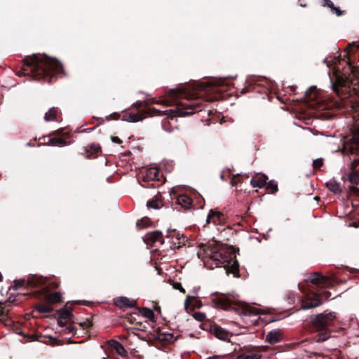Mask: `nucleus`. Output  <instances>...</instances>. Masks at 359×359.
Instances as JSON below:
<instances>
[{"label":"nucleus","instance_id":"obj_37","mask_svg":"<svg viewBox=\"0 0 359 359\" xmlns=\"http://www.w3.org/2000/svg\"><path fill=\"white\" fill-rule=\"evenodd\" d=\"M178 93H180V94L181 95H185V92L184 90H181L180 89H177V88L174 89V88H172V89H171L170 90V95L173 96V97H177Z\"/></svg>","mask_w":359,"mask_h":359},{"label":"nucleus","instance_id":"obj_14","mask_svg":"<svg viewBox=\"0 0 359 359\" xmlns=\"http://www.w3.org/2000/svg\"><path fill=\"white\" fill-rule=\"evenodd\" d=\"M326 187L332 193L339 194L341 193V189L340 184L337 182L334 179H331L326 182Z\"/></svg>","mask_w":359,"mask_h":359},{"label":"nucleus","instance_id":"obj_54","mask_svg":"<svg viewBox=\"0 0 359 359\" xmlns=\"http://www.w3.org/2000/svg\"><path fill=\"white\" fill-rule=\"evenodd\" d=\"M219 358V355H212V356H210V357H208L207 359H218Z\"/></svg>","mask_w":359,"mask_h":359},{"label":"nucleus","instance_id":"obj_43","mask_svg":"<svg viewBox=\"0 0 359 359\" xmlns=\"http://www.w3.org/2000/svg\"><path fill=\"white\" fill-rule=\"evenodd\" d=\"M324 6H327L332 10V7H334L333 2L331 0H324Z\"/></svg>","mask_w":359,"mask_h":359},{"label":"nucleus","instance_id":"obj_8","mask_svg":"<svg viewBox=\"0 0 359 359\" xmlns=\"http://www.w3.org/2000/svg\"><path fill=\"white\" fill-rule=\"evenodd\" d=\"M242 313L246 316H255L265 314V312L262 309L255 307L248 303H243L242 306Z\"/></svg>","mask_w":359,"mask_h":359},{"label":"nucleus","instance_id":"obj_31","mask_svg":"<svg viewBox=\"0 0 359 359\" xmlns=\"http://www.w3.org/2000/svg\"><path fill=\"white\" fill-rule=\"evenodd\" d=\"M194 318L198 321H203L205 319L206 316L202 312H196L194 313Z\"/></svg>","mask_w":359,"mask_h":359},{"label":"nucleus","instance_id":"obj_9","mask_svg":"<svg viewBox=\"0 0 359 359\" xmlns=\"http://www.w3.org/2000/svg\"><path fill=\"white\" fill-rule=\"evenodd\" d=\"M210 332L219 340L228 341L229 339V332L219 325H212Z\"/></svg>","mask_w":359,"mask_h":359},{"label":"nucleus","instance_id":"obj_7","mask_svg":"<svg viewBox=\"0 0 359 359\" xmlns=\"http://www.w3.org/2000/svg\"><path fill=\"white\" fill-rule=\"evenodd\" d=\"M114 304L121 308H134L136 306V300L130 299L127 297H118L114 299Z\"/></svg>","mask_w":359,"mask_h":359},{"label":"nucleus","instance_id":"obj_64","mask_svg":"<svg viewBox=\"0 0 359 359\" xmlns=\"http://www.w3.org/2000/svg\"><path fill=\"white\" fill-rule=\"evenodd\" d=\"M314 199L318 200V197L316 196V197L314 198Z\"/></svg>","mask_w":359,"mask_h":359},{"label":"nucleus","instance_id":"obj_20","mask_svg":"<svg viewBox=\"0 0 359 359\" xmlns=\"http://www.w3.org/2000/svg\"><path fill=\"white\" fill-rule=\"evenodd\" d=\"M57 314L59 316V318H62L63 320L70 318L73 316L72 310L65 307L58 310Z\"/></svg>","mask_w":359,"mask_h":359},{"label":"nucleus","instance_id":"obj_47","mask_svg":"<svg viewBox=\"0 0 359 359\" xmlns=\"http://www.w3.org/2000/svg\"><path fill=\"white\" fill-rule=\"evenodd\" d=\"M57 324L60 327H65L67 323H66L65 320H63L62 318H59L58 320H57Z\"/></svg>","mask_w":359,"mask_h":359},{"label":"nucleus","instance_id":"obj_59","mask_svg":"<svg viewBox=\"0 0 359 359\" xmlns=\"http://www.w3.org/2000/svg\"><path fill=\"white\" fill-rule=\"evenodd\" d=\"M332 88H333V90L336 89V86L334 84H332Z\"/></svg>","mask_w":359,"mask_h":359},{"label":"nucleus","instance_id":"obj_41","mask_svg":"<svg viewBox=\"0 0 359 359\" xmlns=\"http://www.w3.org/2000/svg\"><path fill=\"white\" fill-rule=\"evenodd\" d=\"M260 358H261V355H259L258 353H253L251 355H248L242 359H260Z\"/></svg>","mask_w":359,"mask_h":359},{"label":"nucleus","instance_id":"obj_4","mask_svg":"<svg viewBox=\"0 0 359 359\" xmlns=\"http://www.w3.org/2000/svg\"><path fill=\"white\" fill-rule=\"evenodd\" d=\"M200 104L201 101L198 100H192L190 104L182 103L181 105L178 106L175 109L170 110V112L173 114L175 116H185L194 114L197 111L196 107L199 106Z\"/></svg>","mask_w":359,"mask_h":359},{"label":"nucleus","instance_id":"obj_62","mask_svg":"<svg viewBox=\"0 0 359 359\" xmlns=\"http://www.w3.org/2000/svg\"><path fill=\"white\" fill-rule=\"evenodd\" d=\"M231 78H232V79H236V76H231Z\"/></svg>","mask_w":359,"mask_h":359},{"label":"nucleus","instance_id":"obj_6","mask_svg":"<svg viewBox=\"0 0 359 359\" xmlns=\"http://www.w3.org/2000/svg\"><path fill=\"white\" fill-rule=\"evenodd\" d=\"M142 238L147 245H152L157 241H160L161 244L164 243V241L162 239V232L158 230L148 232Z\"/></svg>","mask_w":359,"mask_h":359},{"label":"nucleus","instance_id":"obj_36","mask_svg":"<svg viewBox=\"0 0 359 359\" xmlns=\"http://www.w3.org/2000/svg\"><path fill=\"white\" fill-rule=\"evenodd\" d=\"M329 280L330 278L327 276L320 275L318 285H325L328 283Z\"/></svg>","mask_w":359,"mask_h":359},{"label":"nucleus","instance_id":"obj_21","mask_svg":"<svg viewBox=\"0 0 359 359\" xmlns=\"http://www.w3.org/2000/svg\"><path fill=\"white\" fill-rule=\"evenodd\" d=\"M140 311L141 315L143 317L149 319L151 321H154L155 316H154V311L151 309H150L149 308H142V309H140Z\"/></svg>","mask_w":359,"mask_h":359},{"label":"nucleus","instance_id":"obj_17","mask_svg":"<svg viewBox=\"0 0 359 359\" xmlns=\"http://www.w3.org/2000/svg\"><path fill=\"white\" fill-rule=\"evenodd\" d=\"M267 180H268L267 175L265 174H262V177L257 180L254 178L251 179L250 184L253 187L262 188V187H265Z\"/></svg>","mask_w":359,"mask_h":359},{"label":"nucleus","instance_id":"obj_27","mask_svg":"<svg viewBox=\"0 0 359 359\" xmlns=\"http://www.w3.org/2000/svg\"><path fill=\"white\" fill-rule=\"evenodd\" d=\"M265 186L266 189H270L273 194L278 191V184L273 180H270L269 182H266Z\"/></svg>","mask_w":359,"mask_h":359},{"label":"nucleus","instance_id":"obj_29","mask_svg":"<svg viewBox=\"0 0 359 359\" xmlns=\"http://www.w3.org/2000/svg\"><path fill=\"white\" fill-rule=\"evenodd\" d=\"M220 212H215L213 210H210L209 213L208 214V216H207V219H206V222L208 224H210L211 222V219L215 217V216H217L218 217V219L220 217Z\"/></svg>","mask_w":359,"mask_h":359},{"label":"nucleus","instance_id":"obj_35","mask_svg":"<svg viewBox=\"0 0 359 359\" xmlns=\"http://www.w3.org/2000/svg\"><path fill=\"white\" fill-rule=\"evenodd\" d=\"M323 163V159L322 158H318L313 160V168L314 169L319 168L320 167L322 166Z\"/></svg>","mask_w":359,"mask_h":359},{"label":"nucleus","instance_id":"obj_55","mask_svg":"<svg viewBox=\"0 0 359 359\" xmlns=\"http://www.w3.org/2000/svg\"><path fill=\"white\" fill-rule=\"evenodd\" d=\"M194 292L195 293H197L198 290H197L196 288H194Z\"/></svg>","mask_w":359,"mask_h":359},{"label":"nucleus","instance_id":"obj_44","mask_svg":"<svg viewBox=\"0 0 359 359\" xmlns=\"http://www.w3.org/2000/svg\"><path fill=\"white\" fill-rule=\"evenodd\" d=\"M111 140L114 143H116V144L122 143V140L119 137H118L116 136H111Z\"/></svg>","mask_w":359,"mask_h":359},{"label":"nucleus","instance_id":"obj_60","mask_svg":"<svg viewBox=\"0 0 359 359\" xmlns=\"http://www.w3.org/2000/svg\"><path fill=\"white\" fill-rule=\"evenodd\" d=\"M27 281H28V284H29V285H31V284H32V282L29 280V279Z\"/></svg>","mask_w":359,"mask_h":359},{"label":"nucleus","instance_id":"obj_13","mask_svg":"<svg viewBox=\"0 0 359 359\" xmlns=\"http://www.w3.org/2000/svg\"><path fill=\"white\" fill-rule=\"evenodd\" d=\"M322 304V302L318 298H311L303 303L302 309L304 310L316 308Z\"/></svg>","mask_w":359,"mask_h":359},{"label":"nucleus","instance_id":"obj_3","mask_svg":"<svg viewBox=\"0 0 359 359\" xmlns=\"http://www.w3.org/2000/svg\"><path fill=\"white\" fill-rule=\"evenodd\" d=\"M335 318L336 314L334 312H330L327 313H321L310 316L312 327L316 331L327 330L333 324Z\"/></svg>","mask_w":359,"mask_h":359},{"label":"nucleus","instance_id":"obj_23","mask_svg":"<svg viewBox=\"0 0 359 359\" xmlns=\"http://www.w3.org/2000/svg\"><path fill=\"white\" fill-rule=\"evenodd\" d=\"M61 294L58 292L50 294L46 296V299L50 303H57L60 301Z\"/></svg>","mask_w":359,"mask_h":359},{"label":"nucleus","instance_id":"obj_16","mask_svg":"<svg viewBox=\"0 0 359 359\" xmlns=\"http://www.w3.org/2000/svg\"><path fill=\"white\" fill-rule=\"evenodd\" d=\"M177 203L184 208H189L192 204V199L186 195H180L177 198Z\"/></svg>","mask_w":359,"mask_h":359},{"label":"nucleus","instance_id":"obj_34","mask_svg":"<svg viewBox=\"0 0 359 359\" xmlns=\"http://www.w3.org/2000/svg\"><path fill=\"white\" fill-rule=\"evenodd\" d=\"M320 275V274L318 273H313V274H311L310 276L311 282L315 285H318V281H319Z\"/></svg>","mask_w":359,"mask_h":359},{"label":"nucleus","instance_id":"obj_49","mask_svg":"<svg viewBox=\"0 0 359 359\" xmlns=\"http://www.w3.org/2000/svg\"><path fill=\"white\" fill-rule=\"evenodd\" d=\"M144 221V219H143L141 220H137V222L136 223L137 226L139 228L144 226V224H143Z\"/></svg>","mask_w":359,"mask_h":359},{"label":"nucleus","instance_id":"obj_1","mask_svg":"<svg viewBox=\"0 0 359 359\" xmlns=\"http://www.w3.org/2000/svg\"><path fill=\"white\" fill-rule=\"evenodd\" d=\"M25 65L31 68V72L36 79L40 80L49 76L51 72H62V63L55 57L46 54H33L25 59Z\"/></svg>","mask_w":359,"mask_h":359},{"label":"nucleus","instance_id":"obj_58","mask_svg":"<svg viewBox=\"0 0 359 359\" xmlns=\"http://www.w3.org/2000/svg\"><path fill=\"white\" fill-rule=\"evenodd\" d=\"M220 177H221V179H222V180H223V179H224V175H223V174H221Z\"/></svg>","mask_w":359,"mask_h":359},{"label":"nucleus","instance_id":"obj_52","mask_svg":"<svg viewBox=\"0 0 359 359\" xmlns=\"http://www.w3.org/2000/svg\"><path fill=\"white\" fill-rule=\"evenodd\" d=\"M173 337V333H168L163 339L169 340Z\"/></svg>","mask_w":359,"mask_h":359},{"label":"nucleus","instance_id":"obj_18","mask_svg":"<svg viewBox=\"0 0 359 359\" xmlns=\"http://www.w3.org/2000/svg\"><path fill=\"white\" fill-rule=\"evenodd\" d=\"M143 119L142 115L135 113L128 114L123 117V120L130 123H136Z\"/></svg>","mask_w":359,"mask_h":359},{"label":"nucleus","instance_id":"obj_12","mask_svg":"<svg viewBox=\"0 0 359 359\" xmlns=\"http://www.w3.org/2000/svg\"><path fill=\"white\" fill-rule=\"evenodd\" d=\"M280 335L279 330H272L266 334V341L271 344L278 343L280 340Z\"/></svg>","mask_w":359,"mask_h":359},{"label":"nucleus","instance_id":"obj_28","mask_svg":"<svg viewBox=\"0 0 359 359\" xmlns=\"http://www.w3.org/2000/svg\"><path fill=\"white\" fill-rule=\"evenodd\" d=\"M158 174L159 172L156 168H151L148 170V175L153 180L157 179L158 177Z\"/></svg>","mask_w":359,"mask_h":359},{"label":"nucleus","instance_id":"obj_42","mask_svg":"<svg viewBox=\"0 0 359 359\" xmlns=\"http://www.w3.org/2000/svg\"><path fill=\"white\" fill-rule=\"evenodd\" d=\"M172 287L175 290H179L181 292H185L184 289L182 287L180 283H175L172 285Z\"/></svg>","mask_w":359,"mask_h":359},{"label":"nucleus","instance_id":"obj_24","mask_svg":"<svg viewBox=\"0 0 359 359\" xmlns=\"http://www.w3.org/2000/svg\"><path fill=\"white\" fill-rule=\"evenodd\" d=\"M57 114V110L55 107H51L48 112L44 115V120L46 121H50L54 119Z\"/></svg>","mask_w":359,"mask_h":359},{"label":"nucleus","instance_id":"obj_45","mask_svg":"<svg viewBox=\"0 0 359 359\" xmlns=\"http://www.w3.org/2000/svg\"><path fill=\"white\" fill-rule=\"evenodd\" d=\"M79 325L81 327L85 328L90 326V323L88 321V320H86L85 321L79 323Z\"/></svg>","mask_w":359,"mask_h":359},{"label":"nucleus","instance_id":"obj_63","mask_svg":"<svg viewBox=\"0 0 359 359\" xmlns=\"http://www.w3.org/2000/svg\"><path fill=\"white\" fill-rule=\"evenodd\" d=\"M213 223H214L215 224H216V223H217V221H215V220H213Z\"/></svg>","mask_w":359,"mask_h":359},{"label":"nucleus","instance_id":"obj_53","mask_svg":"<svg viewBox=\"0 0 359 359\" xmlns=\"http://www.w3.org/2000/svg\"><path fill=\"white\" fill-rule=\"evenodd\" d=\"M154 309L155 311H158L159 312H161V307L158 305L154 306Z\"/></svg>","mask_w":359,"mask_h":359},{"label":"nucleus","instance_id":"obj_15","mask_svg":"<svg viewBox=\"0 0 359 359\" xmlns=\"http://www.w3.org/2000/svg\"><path fill=\"white\" fill-rule=\"evenodd\" d=\"M109 342L119 355L121 357L127 356L128 352L122 344L114 339H111Z\"/></svg>","mask_w":359,"mask_h":359},{"label":"nucleus","instance_id":"obj_33","mask_svg":"<svg viewBox=\"0 0 359 359\" xmlns=\"http://www.w3.org/2000/svg\"><path fill=\"white\" fill-rule=\"evenodd\" d=\"M330 337V335L327 332H323L318 335V338L316 339L317 342H323L325 341L326 339H327Z\"/></svg>","mask_w":359,"mask_h":359},{"label":"nucleus","instance_id":"obj_46","mask_svg":"<svg viewBox=\"0 0 359 359\" xmlns=\"http://www.w3.org/2000/svg\"><path fill=\"white\" fill-rule=\"evenodd\" d=\"M321 296L325 299H327L331 297V292L328 291L324 292L321 294Z\"/></svg>","mask_w":359,"mask_h":359},{"label":"nucleus","instance_id":"obj_25","mask_svg":"<svg viewBox=\"0 0 359 359\" xmlns=\"http://www.w3.org/2000/svg\"><path fill=\"white\" fill-rule=\"evenodd\" d=\"M48 144L50 146L64 147L67 144L66 142L61 138H52L49 140Z\"/></svg>","mask_w":359,"mask_h":359},{"label":"nucleus","instance_id":"obj_26","mask_svg":"<svg viewBox=\"0 0 359 359\" xmlns=\"http://www.w3.org/2000/svg\"><path fill=\"white\" fill-rule=\"evenodd\" d=\"M347 178L348 180L353 184H359V175L354 171L348 173L347 175Z\"/></svg>","mask_w":359,"mask_h":359},{"label":"nucleus","instance_id":"obj_22","mask_svg":"<svg viewBox=\"0 0 359 359\" xmlns=\"http://www.w3.org/2000/svg\"><path fill=\"white\" fill-rule=\"evenodd\" d=\"M35 309L41 313H48L53 311V308L50 305L39 304L35 306Z\"/></svg>","mask_w":359,"mask_h":359},{"label":"nucleus","instance_id":"obj_2","mask_svg":"<svg viewBox=\"0 0 359 359\" xmlns=\"http://www.w3.org/2000/svg\"><path fill=\"white\" fill-rule=\"evenodd\" d=\"M207 255L215 262L216 267H224L227 273H238L239 263L238 260L224 255L220 251L215 250Z\"/></svg>","mask_w":359,"mask_h":359},{"label":"nucleus","instance_id":"obj_50","mask_svg":"<svg viewBox=\"0 0 359 359\" xmlns=\"http://www.w3.org/2000/svg\"><path fill=\"white\" fill-rule=\"evenodd\" d=\"M111 116H116L115 118H117V117L120 116V114H118L117 112H113L111 114H109V116H106V119H109V117Z\"/></svg>","mask_w":359,"mask_h":359},{"label":"nucleus","instance_id":"obj_56","mask_svg":"<svg viewBox=\"0 0 359 359\" xmlns=\"http://www.w3.org/2000/svg\"><path fill=\"white\" fill-rule=\"evenodd\" d=\"M316 87L315 86H311L310 88L315 89Z\"/></svg>","mask_w":359,"mask_h":359},{"label":"nucleus","instance_id":"obj_57","mask_svg":"<svg viewBox=\"0 0 359 359\" xmlns=\"http://www.w3.org/2000/svg\"><path fill=\"white\" fill-rule=\"evenodd\" d=\"M300 5H301V6H302V7H305V6H306V4H301Z\"/></svg>","mask_w":359,"mask_h":359},{"label":"nucleus","instance_id":"obj_38","mask_svg":"<svg viewBox=\"0 0 359 359\" xmlns=\"http://www.w3.org/2000/svg\"><path fill=\"white\" fill-rule=\"evenodd\" d=\"M196 298V296H190V295L187 296V298H186V299L184 301V306L186 310L188 309V308L190 305L189 301L192 300V299H195Z\"/></svg>","mask_w":359,"mask_h":359},{"label":"nucleus","instance_id":"obj_19","mask_svg":"<svg viewBox=\"0 0 359 359\" xmlns=\"http://www.w3.org/2000/svg\"><path fill=\"white\" fill-rule=\"evenodd\" d=\"M101 150L100 146L97 144H92L86 149V156L90 158L93 155H96Z\"/></svg>","mask_w":359,"mask_h":359},{"label":"nucleus","instance_id":"obj_11","mask_svg":"<svg viewBox=\"0 0 359 359\" xmlns=\"http://www.w3.org/2000/svg\"><path fill=\"white\" fill-rule=\"evenodd\" d=\"M226 79H228V77L219 78V79L214 80L212 82L203 83L201 85V89L205 90H208L213 86H223V85H224Z\"/></svg>","mask_w":359,"mask_h":359},{"label":"nucleus","instance_id":"obj_61","mask_svg":"<svg viewBox=\"0 0 359 359\" xmlns=\"http://www.w3.org/2000/svg\"><path fill=\"white\" fill-rule=\"evenodd\" d=\"M348 65H349V66H350V68H351V69H352V65H351V64L350 62H348Z\"/></svg>","mask_w":359,"mask_h":359},{"label":"nucleus","instance_id":"obj_10","mask_svg":"<svg viewBox=\"0 0 359 359\" xmlns=\"http://www.w3.org/2000/svg\"><path fill=\"white\" fill-rule=\"evenodd\" d=\"M212 302L215 306H220L224 309H227L233 304V301L224 294L213 298Z\"/></svg>","mask_w":359,"mask_h":359},{"label":"nucleus","instance_id":"obj_32","mask_svg":"<svg viewBox=\"0 0 359 359\" xmlns=\"http://www.w3.org/2000/svg\"><path fill=\"white\" fill-rule=\"evenodd\" d=\"M147 206L148 208H153L156 210L160 209L158 203L156 201H154V200L147 201Z\"/></svg>","mask_w":359,"mask_h":359},{"label":"nucleus","instance_id":"obj_51","mask_svg":"<svg viewBox=\"0 0 359 359\" xmlns=\"http://www.w3.org/2000/svg\"><path fill=\"white\" fill-rule=\"evenodd\" d=\"M66 330H67V332L69 334V333H72V332H74V327H73V326H69V327H66Z\"/></svg>","mask_w":359,"mask_h":359},{"label":"nucleus","instance_id":"obj_40","mask_svg":"<svg viewBox=\"0 0 359 359\" xmlns=\"http://www.w3.org/2000/svg\"><path fill=\"white\" fill-rule=\"evenodd\" d=\"M177 236V233L175 230H171L170 229H168L167 230V235L166 237L168 238H173L175 236Z\"/></svg>","mask_w":359,"mask_h":359},{"label":"nucleus","instance_id":"obj_30","mask_svg":"<svg viewBox=\"0 0 359 359\" xmlns=\"http://www.w3.org/2000/svg\"><path fill=\"white\" fill-rule=\"evenodd\" d=\"M25 280L24 278H21L19 280H14V285H13V288L14 290H18L23 287L24 283Z\"/></svg>","mask_w":359,"mask_h":359},{"label":"nucleus","instance_id":"obj_5","mask_svg":"<svg viewBox=\"0 0 359 359\" xmlns=\"http://www.w3.org/2000/svg\"><path fill=\"white\" fill-rule=\"evenodd\" d=\"M359 147V139L353 136L348 142H346L342 148V149H337L335 151H341L344 155L348 154H354Z\"/></svg>","mask_w":359,"mask_h":359},{"label":"nucleus","instance_id":"obj_39","mask_svg":"<svg viewBox=\"0 0 359 359\" xmlns=\"http://www.w3.org/2000/svg\"><path fill=\"white\" fill-rule=\"evenodd\" d=\"M331 11L334 13L337 16H341L343 15L344 11L340 9L338 6L332 7Z\"/></svg>","mask_w":359,"mask_h":359},{"label":"nucleus","instance_id":"obj_48","mask_svg":"<svg viewBox=\"0 0 359 359\" xmlns=\"http://www.w3.org/2000/svg\"><path fill=\"white\" fill-rule=\"evenodd\" d=\"M133 106L136 108V109H139L142 106V102H134L133 104Z\"/></svg>","mask_w":359,"mask_h":359}]
</instances>
